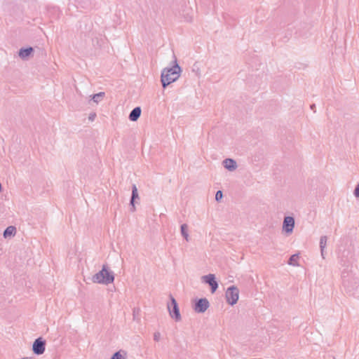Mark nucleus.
Instances as JSON below:
<instances>
[{
	"label": "nucleus",
	"mask_w": 359,
	"mask_h": 359,
	"mask_svg": "<svg viewBox=\"0 0 359 359\" xmlns=\"http://www.w3.org/2000/svg\"><path fill=\"white\" fill-rule=\"evenodd\" d=\"M224 297L228 305H236L240 298V290L238 287L235 285L227 287L225 290Z\"/></svg>",
	"instance_id": "nucleus-4"
},
{
	"label": "nucleus",
	"mask_w": 359,
	"mask_h": 359,
	"mask_svg": "<svg viewBox=\"0 0 359 359\" xmlns=\"http://www.w3.org/2000/svg\"><path fill=\"white\" fill-rule=\"evenodd\" d=\"M222 165L226 170L231 172L236 171L237 169L238 168V162L235 159L231 158H224L222 161Z\"/></svg>",
	"instance_id": "nucleus-9"
},
{
	"label": "nucleus",
	"mask_w": 359,
	"mask_h": 359,
	"mask_svg": "<svg viewBox=\"0 0 359 359\" xmlns=\"http://www.w3.org/2000/svg\"><path fill=\"white\" fill-rule=\"evenodd\" d=\"M203 283L208 285L212 294L216 292L219 288V280L217 276L214 273H208L201 277Z\"/></svg>",
	"instance_id": "nucleus-7"
},
{
	"label": "nucleus",
	"mask_w": 359,
	"mask_h": 359,
	"mask_svg": "<svg viewBox=\"0 0 359 359\" xmlns=\"http://www.w3.org/2000/svg\"><path fill=\"white\" fill-rule=\"evenodd\" d=\"M138 199H139L138 191H137V187H134L133 188L132 197H131V201H130V205L132 206L133 210H135V209H136L135 204L137 203Z\"/></svg>",
	"instance_id": "nucleus-15"
},
{
	"label": "nucleus",
	"mask_w": 359,
	"mask_h": 359,
	"mask_svg": "<svg viewBox=\"0 0 359 359\" xmlns=\"http://www.w3.org/2000/svg\"><path fill=\"white\" fill-rule=\"evenodd\" d=\"M170 55L173 57V53L170 51Z\"/></svg>",
	"instance_id": "nucleus-22"
},
{
	"label": "nucleus",
	"mask_w": 359,
	"mask_h": 359,
	"mask_svg": "<svg viewBox=\"0 0 359 359\" xmlns=\"http://www.w3.org/2000/svg\"><path fill=\"white\" fill-rule=\"evenodd\" d=\"M142 114V109L140 107L134 108L129 114V120L133 122L137 121Z\"/></svg>",
	"instance_id": "nucleus-12"
},
{
	"label": "nucleus",
	"mask_w": 359,
	"mask_h": 359,
	"mask_svg": "<svg viewBox=\"0 0 359 359\" xmlns=\"http://www.w3.org/2000/svg\"><path fill=\"white\" fill-rule=\"evenodd\" d=\"M298 259H299V255H292L290 259V264H296L297 263Z\"/></svg>",
	"instance_id": "nucleus-17"
},
{
	"label": "nucleus",
	"mask_w": 359,
	"mask_h": 359,
	"mask_svg": "<svg viewBox=\"0 0 359 359\" xmlns=\"http://www.w3.org/2000/svg\"><path fill=\"white\" fill-rule=\"evenodd\" d=\"M104 97H105V93L104 92H99V93H94L92 95H90V100L94 104H98L102 102Z\"/></svg>",
	"instance_id": "nucleus-14"
},
{
	"label": "nucleus",
	"mask_w": 359,
	"mask_h": 359,
	"mask_svg": "<svg viewBox=\"0 0 359 359\" xmlns=\"http://www.w3.org/2000/svg\"><path fill=\"white\" fill-rule=\"evenodd\" d=\"M210 301L207 297H196L191 300V309L195 313L203 314L210 308Z\"/></svg>",
	"instance_id": "nucleus-3"
},
{
	"label": "nucleus",
	"mask_w": 359,
	"mask_h": 359,
	"mask_svg": "<svg viewBox=\"0 0 359 359\" xmlns=\"http://www.w3.org/2000/svg\"><path fill=\"white\" fill-rule=\"evenodd\" d=\"M167 308L170 318L175 322H180L182 320V315L178 303L175 298L172 295H170L169 297V302L167 304Z\"/></svg>",
	"instance_id": "nucleus-5"
},
{
	"label": "nucleus",
	"mask_w": 359,
	"mask_h": 359,
	"mask_svg": "<svg viewBox=\"0 0 359 359\" xmlns=\"http://www.w3.org/2000/svg\"><path fill=\"white\" fill-rule=\"evenodd\" d=\"M34 52L32 47H23L18 50V55L22 60H27L33 56Z\"/></svg>",
	"instance_id": "nucleus-10"
},
{
	"label": "nucleus",
	"mask_w": 359,
	"mask_h": 359,
	"mask_svg": "<svg viewBox=\"0 0 359 359\" xmlns=\"http://www.w3.org/2000/svg\"><path fill=\"white\" fill-rule=\"evenodd\" d=\"M295 229V219L292 215H286L283 217L281 233L284 236H290L293 234Z\"/></svg>",
	"instance_id": "nucleus-6"
},
{
	"label": "nucleus",
	"mask_w": 359,
	"mask_h": 359,
	"mask_svg": "<svg viewBox=\"0 0 359 359\" xmlns=\"http://www.w3.org/2000/svg\"><path fill=\"white\" fill-rule=\"evenodd\" d=\"M16 228L14 226H9L4 231L3 236L5 239H11L16 234Z\"/></svg>",
	"instance_id": "nucleus-13"
},
{
	"label": "nucleus",
	"mask_w": 359,
	"mask_h": 359,
	"mask_svg": "<svg viewBox=\"0 0 359 359\" xmlns=\"http://www.w3.org/2000/svg\"><path fill=\"white\" fill-rule=\"evenodd\" d=\"M353 195L355 198H359V182L356 184L354 191H353Z\"/></svg>",
	"instance_id": "nucleus-19"
},
{
	"label": "nucleus",
	"mask_w": 359,
	"mask_h": 359,
	"mask_svg": "<svg viewBox=\"0 0 359 359\" xmlns=\"http://www.w3.org/2000/svg\"><path fill=\"white\" fill-rule=\"evenodd\" d=\"M90 280L95 284L109 285L115 280V273L112 266L109 263H104L100 268L90 277Z\"/></svg>",
	"instance_id": "nucleus-2"
},
{
	"label": "nucleus",
	"mask_w": 359,
	"mask_h": 359,
	"mask_svg": "<svg viewBox=\"0 0 359 359\" xmlns=\"http://www.w3.org/2000/svg\"><path fill=\"white\" fill-rule=\"evenodd\" d=\"M95 117H96V114L93 113V114H91L89 115L88 119L90 121H93L95 120Z\"/></svg>",
	"instance_id": "nucleus-20"
},
{
	"label": "nucleus",
	"mask_w": 359,
	"mask_h": 359,
	"mask_svg": "<svg viewBox=\"0 0 359 359\" xmlns=\"http://www.w3.org/2000/svg\"><path fill=\"white\" fill-rule=\"evenodd\" d=\"M46 341L44 338L40 337L36 339L32 344V351L34 354L37 355H43L46 351Z\"/></svg>",
	"instance_id": "nucleus-8"
},
{
	"label": "nucleus",
	"mask_w": 359,
	"mask_h": 359,
	"mask_svg": "<svg viewBox=\"0 0 359 359\" xmlns=\"http://www.w3.org/2000/svg\"><path fill=\"white\" fill-rule=\"evenodd\" d=\"M223 198V194L222 191H217L215 194V199L217 201H219Z\"/></svg>",
	"instance_id": "nucleus-18"
},
{
	"label": "nucleus",
	"mask_w": 359,
	"mask_h": 359,
	"mask_svg": "<svg viewBox=\"0 0 359 359\" xmlns=\"http://www.w3.org/2000/svg\"><path fill=\"white\" fill-rule=\"evenodd\" d=\"M182 69L176 60L163 67L161 74V81L163 88L176 82L182 76Z\"/></svg>",
	"instance_id": "nucleus-1"
},
{
	"label": "nucleus",
	"mask_w": 359,
	"mask_h": 359,
	"mask_svg": "<svg viewBox=\"0 0 359 359\" xmlns=\"http://www.w3.org/2000/svg\"><path fill=\"white\" fill-rule=\"evenodd\" d=\"M18 359H34L32 355H25L19 358Z\"/></svg>",
	"instance_id": "nucleus-21"
},
{
	"label": "nucleus",
	"mask_w": 359,
	"mask_h": 359,
	"mask_svg": "<svg viewBox=\"0 0 359 359\" xmlns=\"http://www.w3.org/2000/svg\"><path fill=\"white\" fill-rule=\"evenodd\" d=\"M2 190V188H1V185L0 184V192Z\"/></svg>",
	"instance_id": "nucleus-23"
},
{
	"label": "nucleus",
	"mask_w": 359,
	"mask_h": 359,
	"mask_svg": "<svg viewBox=\"0 0 359 359\" xmlns=\"http://www.w3.org/2000/svg\"><path fill=\"white\" fill-rule=\"evenodd\" d=\"M128 352L124 349H119L113 353L109 359H127Z\"/></svg>",
	"instance_id": "nucleus-11"
},
{
	"label": "nucleus",
	"mask_w": 359,
	"mask_h": 359,
	"mask_svg": "<svg viewBox=\"0 0 359 359\" xmlns=\"http://www.w3.org/2000/svg\"><path fill=\"white\" fill-rule=\"evenodd\" d=\"M182 236L188 241L189 240V230L187 224H184L180 226Z\"/></svg>",
	"instance_id": "nucleus-16"
}]
</instances>
